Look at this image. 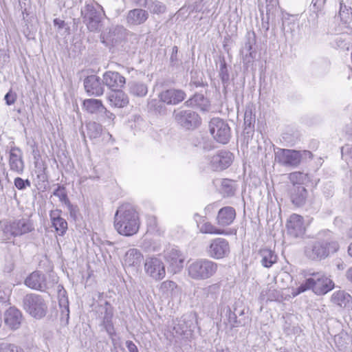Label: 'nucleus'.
I'll return each mask as SVG.
<instances>
[{
  "label": "nucleus",
  "mask_w": 352,
  "mask_h": 352,
  "mask_svg": "<svg viewBox=\"0 0 352 352\" xmlns=\"http://www.w3.org/2000/svg\"><path fill=\"white\" fill-rule=\"evenodd\" d=\"M340 245L333 234L329 230H322L316 240L309 242L304 249L305 257L314 261H320L338 251Z\"/></svg>",
  "instance_id": "f257e3e1"
},
{
  "label": "nucleus",
  "mask_w": 352,
  "mask_h": 352,
  "mask_svg": "<svg viewBox=\"0 0 352 352\" xmlns=\"http://www.w3.org/2000/svg\"><path fill=\"white\" fill-rule=\"evenodd\" d=\"M218 270V264L206 258L190 262L187 265L188 275L193 280H206L213 276Z\"/></svg>",
  "instance_id": "f03ea898"
},
{
  "label": "nucleus",
  "mask_w": 352,
  "mask_h": 352,
  "mask_svg": "<svg viewBox=\"0 0 352 352\" xmlns=\"http://www.w3.org/2000/svg\"><path fill=\"white\" fill-rule=\"evenodd\" d=\"M58 279L53 274L46 276L39 271H34L25 279L24 283L32 289L46 292L58 283Z\"/></svg>",
  "instance_id": "7ed1b4c3"
},
{
  "label": "nucleus",
  "mask_w": 352,
  "mask_h": 352,
  "mask_svg": "<svg viewBox=\"0 0 352 352\" xmlns=\"http://www.w3.org/2000/svg\"><path fill=\"white\" fill-rule=\"evenodd\" d=\"M23 309L36 319L43 318L47 311V305L44 298L39 294H28L23 299Z\"/></svg>",
  "instance_id": "20e7f679"
},
{
  "label": "nucleus",
  "mask_w": 352,
  "mask_h": 352,
  "mask_svg": "<svg viewBox=\"0 0 352 352\" xmlns=\"http://www.w3.org/2000/svg\"><path fill=\"white\" fill-rule=\"evenodd\" d=\"M82 22L91 32H99L102 27V14L92 5L87 3L81 10Z\"/></svg>",
  "instance_id": "39448f33"
},
{
  "label": "nucleus",
  "mask_w": 352,
  "mask_h": 352,
  "mask_svg": "<svg viewBox=\"0 0 352 352\" xmlns=\"http://www.w3.org/2000/svg\"><path fill=\"white\" fill-rule=\"evenodd\" d=\"M209 127L211 135L217 142L221 144L228 142L231 132L226 122L219 118H214L210 120Z\"/></svg>",
  "instance_id": "423d86ee"
},
{
  "label": "nucleus",
  "mask_w": 352,
  "mask_h": 352,
  "mask_svg": "<svg viewBox=\"0 0 352 352\" xmlns=\"http://www.w3.org/2000/svg\"><path fill=\"white\" fill-rule=\"evenodd\" d=\"M5 240H8L11 236L21 235L31 231L33 226L31 221H0Z\"/></svg>",
  "instance_id": "0eeeda50"
},
{
  "label": "nucleus",
  "mask_w": 352,
  "mask_h": 352,
  "mask_svg": "<svg viewBox=\"0 0 352 352\" xmlns=\"http://www.w3.org/2000/svg\"><path fill=\"white\" fill-rule=\"evenodd\" d=\"M308 278V283L311 284L312 291L317 295H323L331 291L333 287V281L322 272H314Z\"/></svg>",
  "instance_id": "6e6552de"
},
{
  "label": "nucleus",
  "mask_w": 352,
  "mask_h": 352,
  "mask_svg": "<svg viewBox=\"0 0 352 352\" xmlns=\"http://www.w3.org/2000/svg\"><path fill=\"white\" fill-rule=\"evenodd\" d=\"M125 33L126 29L123 26L112 25L102 32L100 41L105 46L111 49L122 41Z\"/></svg>",
  "instance_id": "1a4fd4ad"
},
{
  "label": "nucleus",
  "mask_w": 352,
  "mask_h": 352,
  "mask_svg": "<svg viewBox=\"0 0 352 352\" xmlns=\"http://www.w3.org/2000/svg\"><path fill=\"white\" fill-rule=\"evenodd\" d=\"M205 159L210 169L222 170L229 167L233 160V155L227 151H221L213 155H206Z\"/></svg>",
  "instance_id": "9d476101"
},
{
  "label": "nucleus",
  "mask_w": 352,
  "mask_h": 352,
  "mask_svg": "<svg viewBox=\"0 0 352 352\" xmlns=\"http://www.w3.org/2000/svg\"><path fill=\"white\" fill-rule=\"evenodd\" d=\"M144 272L147 276L155 280L163 279L166 276L164 263L155 256L147 257L144 262Z\"/></svg>",
  "instance_id": "9b49d317"
},
{
  "label": "nucleus",
  "mask_w": 352,
  "mask_h": 352,
  "mask_svg": "<svg viewBox=\"0 0 352 352\" xmlns=\"http://www.w3.org/2000/svg\"><path fill=\"white\" fill-rule=\"evenodd\" d=\"M299 151L291 149L277 148L275 151V161L283 166H297L301 161Z\"/></svg>",
  "instance_id": "f8f14e48"
},
{
  "label": "nucleus",
  "mask_w": 352,
  "mask_h": 352,
  "mask_svg": "<svg viewBox=\"0 0 352 352\" xmlns=\"http://www.w3.org/2000/svg\"><path fill=\"white\" fill-rule=\"evenodd\" d=\"M175 119L183 127L190 129L199 124L198 114L191 110H179L174 112Z\"/></svg>",
  "instance_id": "ddd939ff"
},
{
  "label": "nucleus",
  "mask_w": 352,
  "mask_h": 352,
  "mask_svg": "<svg viewBox=\"0 0 352 352\" xmlns=\"http://www.w3.org/2000/svg\"><path fill=\"white\" fill-rule=\"evenodd\" d=\"M196 326L197 322L195 316L186 314L177 320V323L174 326V330L176 333L188 338L191 336Z\"/></svg>",
  "instance_id": "4468645a"
},
{
  "label": "nucleus",
  "mask_w": 352,
  "mask_h": 352,
  "mask_svg": "<svg viewBox=\"0 0 352 352\" xmlns=\"http://www.w3.org/2000/svg\"><path fill=\"white\" fill-rule=\"evenodd\" d=\"M207 252L213 258H222L229 254L230 245L225 239L217 238L211 241Z\"/></svg>",
  "instance_id": "2eb2a0df"
},
{
  "label": "nucleus",
  "mask_w": 352,
  "mask_h": 352,
  "mask_svg": "<svg viewBox=\"0 0 352 352\" xmlns=\"http://www.w3.org/2000/svg\"><path fill=\"white\" fill-rule=\"evenodd\" d=\"M8 164L10 170L19 175L23 174L25 169V162L23 152L19 147H11L9 152Z\"/></svg>",
  "instance_id": "dca6fc26"
},
{
  "label": "nucleus",
  "mask_w": 352,
  "mask_h": 352,
  "mask_svg": "<svg viewBox=\"0 0 352 352\" xmlns=\"http://www.w3.org/2000/svg\"><path fill=\"white\" fill-rule=\"evenodd\" d=\"M164 258L174 272L183 267L184 256L177 247H169L164 251Z\"/></svg>",
  "instance_id": "f3484780"
},
{
  "label": "nucleus",
  "mask_w": 352,
  "mask_h": 352,
  "mask_svg": "<svg viewBox=\"0 0 352 352\" xmlns=\"http://www.w3.org/2000/svg\"><path fill=\"white\" fill-rule=\"evenodd\" d=\"M102 83L112 91H116L124 86L126 79L117 72L107 71L102 76Z\"/></svg>",
  "instance_id": "a211bd4d"
},
{
  "label": "nucleus",
  "mask_w": 352,
  "mask_h": 352,
  "mask_svg": "<svg viewBox=\"0 0 352 352\" xmlns=\"http://www.w3.org/2000/svg\"><path fill=\"white\" fill-rule=\"evenodd\" d=\"M158 96L161 102L168 105H176L185 99L186 94L181 89H169L160 92Z\"/></svg>",
  "instance_id": "6ab92c4d"
},
{
  "label": "nucleus",
  "mask_w": 352,
  "mask_h": 352,
  "mask_svg": "<svg viewBox=\"0 0 352 352\" xmlns=\"http://www.w3.org/2000/svg\"><path fill=\"white\" fill-rule=\"evenodd\" d=\"M23 318L20 310L11 307L4 313V323L11 330H16L20 328Z\"/></svg>",
  "instance_id": "aec40b11"
},
{
  "label": "nucleus",
  "mask_w": 352,
  "mask_h": 352,
  "mask_svg": "<svg viewBox=\"0 0 352 352\" xmlns=\"http://www.w3.org/2000/svg\"><path fill=\"white\" fill-rule=\"evenodd\" d=\"M104 84L100 82V77L96 75L87 76L84 80V86L89 95L100 96L104 93Z\"/></svg>",
  "instance_id": "412c9836"
},
{
  "label": "nucleus",
  "mask_w": 352,
  "mask_h": 352,
  "mask_svg": "<svg viewBox=\"0 0 352 352\" xmlns=\"http://www.w3.org/2000/svg\"><path fill=\"white\" fill-rule=\"evenodd\" d=\"M148 18V12L140 8L129 10L126 16V21L129 26H137L146 22Z\"/></svg>",
  "instance_id": "4be33fe9"
},
{
  "label": "nucleus",
  "mask_w": 352,
  "mask_h": 352,
  "mask_svg": "<svg viewBox=\"0 0 352 352\" xmlns=\"http://www.w3.org/2000/svg\"><path fill=\"white\" fill-rule=\"evenodd\" d=\"M97 312L99 314V317L102 319L103 325L105 329L109 333L113 329L111 319L113 317V308L111 304L105 301L103 304H100L98 306Z\"/></svg>",
  "instance_id": "5701e85b"
},
{
  "label": "nucleus",
  "mask_w": 352,
  "mask_h": 352,
  "mask_svg": "<svg viewBox=\"0 0 352 352\" xmlns=\"http://www.w3.org/2000/svg\"><path fill=\"white\" fill-rule=\"evenodd\" d=\"M113 225L120 234L126 236L135 234L140 228L138 221H113Z\"/></svg>",
  "instance_id": "b1692460"
},
{
  "label": "nucleus",
  "mask_w": 352,
  "mask_h": 352,
  "mask_svg": "<svg viewBox=\"0 0 352 352\" xmlns=\"http://www.w3.org/2000/svg\"><path fill=\"white\" fill-rule=\"evenodd\" d=\"M289 197L292 202L298 206H302L307 197V190L303 186H292L289 188Z\"/></svg>",
  "instance_id": "393cba45"
},
{
  "label": "nucleus",
  "mask_w": 352,
  "mask_h": 352,
  "mask_svg": "<svg viewBox=\"0 0 352 352\" xmlns=\"http://www.w3.org/2000/svg\"><path fill=\"white\" fill-rule=\"evenodd\" d=\"M115 216L116 218L122 219V220H138L139 219L136 210L129 204L120 206Z\"/></svg>",
  "instance_id": "a878e982"
},
{
  "label": "nucleus",
  "mask_w": 352,
  "mask_h": 352,
  "mask_svg": "<svg viewBox=\"0 0 352 352\" xmlns=\"http://www.w3.org/2000/svg\"><path fill=\"white\" fill-rule=\"evenodd\" d=\"M108 101L111 107L122 108L128 104L129 98L126 94L118 89L113 91L108 96Z\"/></svg>",
  "instance_id": "bb28decb"
},
{
  "label": "nucleus",
  "mask_w": 352,
  "mask_h": 352,
  "mask_svg": "<svg viewBox=\"0 0 352 352\" xmlns=\"http://www.w3.org/2000/svg\"><path fill=\"white\" fill-rule=\"evenodd\" d=\"M143 259L141 252L135 248L129 249L124 256V263L128 267H138Z\"/></svg>",
  "instance_id": "cd10ccee"
},
{
  "label": "nucleus",
  "mask_w": 352,
  "mask_h": 352,
  "mask_svg": "<svg viewBox=\"0 0 352 352\" xmlns=\"http://www.w3.org/2000/svg\"><path fill=\"white\" fill-rule=\"evenodd\" d=\"M187 107L199 109L201 111H208L210 107V102L201 94H196L186 100L184 103Z\"/></svg>",
  "instance_id": "c85d7f7f"
},
{
  "label": "nucleus",
  "mask_w": 352,
  "mask_h": 352,
  "mask_svg": "<svg viewBox=\"0 0 352 352\" xmlns=\"http://www.w3.org/2000/svg\"><path fill=\"white\" fill-rule=\"evenodd\" d=\"M58 302L61 311V319L65 318L67 322L69 318V301L66 296V290L60 285L58 286Z\"/></svg>",
  "instance_id": "c756f323"
},
{
  "label": "nucleus",
  "mask_w": 352,
  "mask_h": 352,
  "mask_svg": "<svg viewBox=\"0 0 352 352\" xmlns=\"http://www.w3.org/2000/svg\"><path fill=\"white\" fill-rule=\"evenodd\" d=\"M261 263L264 267L269 268L277 262V256L274 251L268 248H262L259 250Z\"/></svg>",
  "instance_id": "7c9ffc66"
},
{
  "label": "nucleus",
  "mask_w": 352,
  "mask_h": 352,
  "mask_svg": "<svg viewBox=\"0 0 352 352\" xmlns=\"http://www.w3.org/2000/svg\"><path fill=\"white\" fill-rule=\"evenodd\" d=\"M53 195L58 197L59 201L67 207L68 210L70 212L71 217L76 218L74 214L75 208L71 204L68 199L65 188L63 186H58L54 191Z\"/></svg>",
  "instance_id": "2f4dec72"
},
{
  "label": "nucleus",
  "mask_w": 352,
  "mask_h": 352,
  "mask_svg": "<svg viewBox=\"0 0 352 352\" xmlns=\"http://www.w3.org/2000/svg\"><path fill=\"white\" fill-rule=\"evenodd\" d=\"M331 301L340 307H346L351 302L352 297L346 292L339 290L332 294Z\"/></svg>",
  "instance_id": "473e14b6"
},
{
  "label": "nucleus",
  "mask_w": 352,
  "mask_h": 352,
  "mask_svg": "<svg viewBox=\"0 0 352 352\" xmlns=\"http://www.w3.org/2000/svg\"><path fill=\"white\" fill-rule=\"evenodd\" d=\"M304 223L305 221H287V234L294 237L302 236L306 230V225Z\"/></svg>",
  "instance_id": "72a5a7b5"
},
{
  "label": "nucleus",
  "mask_w": 352,
  "mask_h": 352,
  "mask_svg": "<svg viewBox=\"0 0 352 352\" xmlns=\"http://www.w3.org/2000/svg\"><path fill=\"white\" fill-rule=\"evenodd\" d=\"M83 108L89 113H100L104 109V105L100 100L86 99L83 101Z\"/></svg>",
  "instance_id": "f704fd0d"
},
{
  "label": "nucleus",
  "mask_w": 352,
  "mask_h": 352,
  "mask_svg": "<svg viewBox=\"0 0 352 352\" xmlns=\"http://www.w3.org/2000/svg\"><path fill=\"white\" fill-rule=\"evenodd\" d=\"M129 93L135 96L144 97L147 94V86L140 82H132L129 84Z\"/></svg>",
  "instance_id": "c9c22d12"
},
{
  "label": "nucleus",
  "mask_w": 352,
  "mask_h": 352,
  "mask_svg": "<svg viewBox=\"0 0 352 352\" xmlns=\"http://www.w3.org/2000/svg\"><path fill=\"white\" fill-rule=\"evenodd\" d=\"M253 41L248 40L245 43L243 49L241 50V54H243V62L248 64L253 61L255 58L256 52L252 51Z\"/></svg>",
  "instance_id": "e433bc0d"
},
{
  "label": "nucleus",
  "mask_w": 352,
  "mask_h": 352,
  "mask_svg": "<svg viewBox=\"0 0 352 352\" xmlns=\"http://www.w3.org/2000/svg\"><path fill=\"white\" fill-rule=\"evenodd\" d=\"M177 288V284L173 280H165L160 284V292L165 297H170L173 295Z\"/></svg>",
  "instance_id": "4c0bfd02"
},
{
  "label": "nucleus",
  "mask_w": 352,
  "mask_h": 352,
  "mask_svg": "<svg viewBox=\"0 0 352 352\" xmlns=\"http://www.w3.org/2000/svg\"><path fill=\"white\" fill-rule=\"evenodd\" d=\"M197 226L200 232L205 234H223L224 232L215 228L210 221H197Z\"/></svg>",
  "instance_id": "58836bf2"
},
{
  "label": "nucleus",
  "mask_w": 352,
  "mask_h": 352,
  "mask_svg": "<svg viewBox=\"0 0 352 352\" xmlns=\"http://www.w3.org/2000/svg\"><path fill=\"white\" fill-rule=\"evenodd\" d=\"M219 291L220 285L219 284H212L201 289L203 296L212 300L217 298Z\"/></svg>",
  "instance_id": "ea45409f"
},
{
  "label": "nucleus",
  "mask_w": 352,
  "mask_h": 352,
  "mask_svg": "<svg viewBox=\"0 0 352 352\" xmlns=\"http://www.w3.org/2000/svg\"><path fill=\"white\" fill-rule=\"evenodd\" d=\"M87 134L91 139H96L100 136L102 131L101 124L93 122L87 124Z\"/></svg>",
  "instance_id": "a19ab883"
},
{
  "label": "nucleus",
  "mask_w": 352,
  "mask_h": 352,
  "mask_svg": "<svg viewBox=\"0 0 352 352\" xmlns=\"http://www.w3.org/2000/svg\"><path fill=\"white\" fill-rule=\"evenodd\" d=\"M236 217L234 208L230 206L223 207L218 212V220H234Z\"/></svg>",
  "instance_id": "79ce46f5"
},
{
  "label": "nucleus",
  "mask_w": 352,
  "mask_h": 352,
  "mask_svg": "<svg viewBox=\"0 0 352 352\" xmlns=\"http://www.w3.org/2000/svg\"><path fill=\"white\" fill-rule=\"evenodd\" d=\"M289 179L293 186H302L308 179L307 174L298 171L290 173Z\"/></svg>",
  "instance_id": "37998d69"
},
{
  "label": "nucleus",
  "mask_w": 352,
  "mask_h": 352,
  "mask_svg": "<svg viewBox=\"0 0 352 352\" xmlns=\"http://www.w3.org/2000/svg\"><path fill=\"white\" fill-rule=\"evenodd\" d=\"M196 146L202 150L204 153H207L214 149L212 142L209 139H206L204 138H201V140L199 141V143L196 144Z\"/></svg>",
  "instance_id": "c03bdc74"
},
{
  "label": "nucleus",
  "mask_w": 352,
  "mask_h": 352,
  "mask_svg": "<svg viewBox=\"0 0 352 352\" xmlns=\"http://www.w3.org/2000/svg\"><path fill=\"white\" fill-rule=\"evenodd\" d=\"M222 190L224 195L227 197L232 196L235 191L232 185V182L228 179L223 180L222 182Z\"/></svg>",
  "instance_id": "a18cd8bd"
},
{
  "label": "nucleus",
  "mask_w": 352,
  "mask_h": 352,
  "mask_svg": "<svg viewBox=\"0 0 352 352\" xmlns=\"http://www.w3.org/2000/svg\"><path fill=\"white\" fill-rule=\"evenodd\" d=\"M1 352H25L20 346L14 344L2 343L0 347Z\"/></svg>",
  "instance_id": "49530a36"
},
{
  "label": "nucleus",
  "mask_w": 352,
  "mask_h": 352,
  "mask_svg": "<svg viewBox=\"0 0 352 352\" xmlns=\"http://www.w3.org/2000/svg\"><path fill=\"white\" fill-rule=\"evenodd\" d=\"M59 235H63L67 229V221H51Z\"/></svg>",
  "instance_id": "de8ad7c7"
},
{
  "label": "nucleus",
  "mask_w": 352,
  "mask_h": 352,
  "mask_svg": "<svg viewBox=\"0 0 352 352\" xmlns=\"http://www.w3.org/2000/svg\"><path fill=\"white\" fill-rule=\"evenodd\" d=\"M15 187L20 190L25 189L27 187L31 186V183L29 179H23L21 177H16L14 181Z\"/></svg>",
  "instance_id": "09e8293b"
},
{
  "label": "nucleus",
  "mask_w": 352,
  "mask_h": 352,
  "mask_svg": "<svg viewBox=\"0 0 352 352\" xmlns=\"http://www.w3.org/2000/svg\"><path fill=\"white\" fill-rule=\"evenodd\" d=\"M341 153L342 159L347 160L348 158L352 160V146L346 144L341 148Z\"/></svg>",
  "instance_id": "8fccbe9b"
},
{
  "label": "nucleus",
  "mask_w": 352,
  "mask_h": 352,
  "mask_svg": "<svg viewBox=\"0 0 352 352\" xmlns=\"http://www.w3.org/2000/svg\"><path fill=\"white\" fill-rule=\"evenodd\" d=\"M310 289H311V284L308 283V278H307L305 283H302L299 287L296 288V292L294 294V296L298 295Z\"/></svg>",
  "instance_id": "3c124183"
},
{
  "label": "nucleus",
  "mask_w": 352,
  "mask_h": 352,
  "mask_svg": "<svg viewBox=\"0 0 352 352\" xmlns=\"http://www.w3.org/2000/svg\"><path fill=\"white\" fill-rule=\"evenodd\" d=\"M100 114H101V116H102L104 118L105 121H107L109 123L111 122L112 121H113V120L116 118L115 115L113 113H111V111H109V110H107L104 106V109L101 111Z\"/></svg>",
  "instance_id": "603ef678"
},
{
  "label": "nucleus",
  "mask_w": 352,
  "mask_h": 352,
  "mask_svg": "<svg viewBox=\"0 0 352 352\" xmlns=\"http://www.w3.org/2000/svg\"><path fill=\"white\" fill-rule=\"evenodd\" d=\"M219 76L223 83L228 82L229 80V74L225 63L221 65Z\"/></svg>",
  "instance_id": "864d4df0"
},
{
  "label": "nucleus",
  "mask_w": 352,
  "mask_h": 352,
  "mask_svg": "<svg viewBox=\"0 0 352 352\" xmlns=\"http://www.w3.org/2000/svg\"><path fill=\"white\" fill-rule=\"evenodd\" d=\"M4 100L7 105H12L16 100V94L10 90L4 96Z\"/></svg>",
  "instance_id": "5fc2aeb1"
},
{
  "label": "nucleus",
  "mask_w": 352,
  "mask_h": 352,
  "mask_svg": "<svg viewBox=\"0 0 352 352\" xmlns=\"http://www.w3.org/2000/svg\"><path fill=\"white\" fill-rule=\"evenodd\" d=\"M148 8L154 13H162L165 11V6L160 3H153Z\"/></svg>",
  "instance_id": "6e6d98bb"
},
{
  "label": "nucleus",
  "mask_w": 352,
  "mask_h": 352,
  "mask_svg": "<svg viewBox=\"0 0 352 352\" xmlns=\"http://www.w3.org/2000/svg\"><path fill=\"white\" fill-rule=\"evenodd\" d=\"M142 248L148 252H155L157 250V248L155 246L152 245L151 240L146 239L143 241Z\"/></svg>",
  "instance_id": "4d7b16f0"
},
{
  "label": "nucleus",
  "mask_w": 352,
  "mask_h": 352,
  "mask_svg": "<svg viewBox=\"0 0 352 352\" xmlns=\"http://www.w3.org/2000/svg\"><path fill=\"white\" fill-rule=\"evenodd\" d=\"M10 295V290L3 285H0V302H6Z\"/></svg>",
  "instance_id": "13d9d810"
},
{
  "label": "nucleus",
  "mask_w": 352,
  "mask_h": 352,
  "mask_svg": "<svg viewBox=\"0 0 352 352\" xmlns=\"http://www.w3.org/2000/svg\"><path fill=\"white\" fill-rule=\"evenodd\" d=\"M126 346L128 349L129 352H139L138 347L131 340H127L126 342Z\"/></svg>",
  "instance_id": "bf43d9fd"
},
{
  "label": "nucleus",
  "mask_w": 352,
  "mask_h": 352,
  "mask_svg": "<svg viewBox=\"0 0 352 352\" xmlns=\"http://www.w3.org/2000/svg\"><path fill=\"white\" fill-rule=\"evenodd\" d=\"M60 210H56L52 211L51 214H50L51 220H63V219H62L60 217Z\"/></svg>",
  "instance_id": "052dcab7"
},
{
  "label": "nucleus",
  "mask_w": 352,
  "mask_h": 352,
  "mask_svg": "<svg viewBox=\"0 0 352 352\" xmlns=\"http://www.w3.org/2000/svg\"><path fill=\"white\" fill-rule=\"evenodd\" d=\"M340 12L339 14L340 16L342 18L344 15L349 14V10L347 9V7L342 2H340Z\"/></svg>",
  "instance_id": "680f3d73"
},
{
  "label": "nucleus",
  "mask_w": 352,
  "mask_h": 352,
  "mask_svg": "<svg viewBox=\"0 0 352 352\" xmlns=\"http://www.w3.org/2000/svg\"><path fill=\"white\" fill-rule=\"evenodd\" d=\"M54 24L57 26L58 29H62L64 27L65 21L59 19H54Z\"/></svg>",
  "instance_id": "e2e57ef3"
},
{
  "label": "nucleus",
  "mask_w": 352,
  "mask_h": 352,
  "mask_svg": "<svg viewBox=\"0 0 352 352\" xmlns=\"http://www.w3.org/2000/svg\"><path fill=\"white\" fill-rule=\"evenodd\" d=\"M133 3L140 7H146L147 4L146 0H131Z\"/></svg>",
  "instance_id": "0e129e2a"
},
{
  "label": "nucleus",
  "mask_w": 352,
  "mask_h": 352,
  "mask_svg": "<svg viewBox=\"0 0 352 352\" xmlns=\"http://www.w3.org/2000/svg\"><path fill=\"white\" fill-rule=\"evenodd\" d=\"M346 279L352 283V267H349L346 272Z\"/></svg>",
  "instance_id": "69168bd1"
},
{
  "label": "nucleus",
  "mask_w": 352,
  "mask_h": 352,
  "mask_svg": "<svg viewBox=\"0 0 352 352\" xmlns=\"http://www.w3.org/2000/svg\"><path fill=\"white\" fill-rule=\"evenodd\" d=\"M155 225H156V221H150V223L148 225V232H153Z\"/></svg>",
  "instance_id": "338daca9"
},
{
  "label": "nucleus",
  "mask_w": 352,
  "mask_h": 352,
  "mask_svg": "<svg viewBox=\"0 0 352 352\" xmlns=\"http://www.w3.org/2000/svg\"><path fill=\"white\" fill-rule=\"evenodd\" d=\"M348 254L351 257H352V243H350L348 247Z\"/></svg>",
  "instance_id": "774afa93"
}]
</instances>
